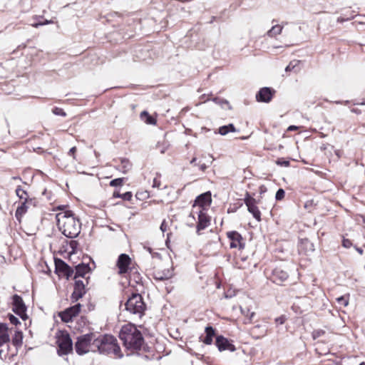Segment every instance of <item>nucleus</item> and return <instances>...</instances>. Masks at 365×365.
Here are the masks:
<instances>
[{
    "label": "nucleus",
    "instance_id": "14",
    "mask_svg": "<svg viewBox=\"0 0 365 365\" xmlns=\"http://www.w3.org/2000/svg\"><path fill=\"white\" fill-rule=\"evenodd\" d=\"M91 272V269L88 264L86 263H81L75 267L74 276L73 279H85L88 277L86 274H89Z\"/></svg>",
    "mask_w": 365,
    "mask_h": 365
},
{
    "label": "nucleus",
    "instance_id": "2",
    "mask_svg": "<svg viewBox=\"0 0 365 365\" xmlns=\"http://www.w3.org/2000/svg\"><path fill=\"white\" fill-rule=\"evenodd\" d=\"M125 309L141 318L146 309V304L140 294H133L125 304Z\"/></svg>",
    "mask_w": 365,
    "mask_h": 365
},
{
    "label": "nucleus",
    "instance_id": "49",
    "mask_svg": "<svg viewBox=\"0 0 365 365\" xmlns=\"http://www.w3.org/2000/svg\"><path fill=\"white\" fill-rule=\"evenodd\" d=\"M218 133L222 135H225L229 133L228 128H227L226 125L221 126L219 128Z\"/></svg>",
    "mask_w": 365,
    "mask_h": 365
},
{
    "label": "nucleus",
    "instance_id": "53",
    "mask_svg": "<svg viewBox=\"0 0 365 365\" xmlns=\"http://www.w3.org/2000/svg\"><path fill=\"white\" fill-rule=\"evenodd\" d=\"M51 23H52V21L46 20L43 22H38V23L33 24L32 26H34L35 28H38L40 26L46 25V24H51Z\"/></svg>",
    "mask_w": 365,
    "mask_h": 365
},
{
    "label": "nucleus",
    "instance_id": "12",
    "mask_svg": "<svg viewBox=\"0 0 365 365\" xmlns=\"http://www.w3.org/2000/svg\"><path fill=\"white\" fill-rule=\"evenodd\" d=\"M227 237L230 240V246L231 248L244 249L245 243L242 242V235L237 231H230L227 233Z\"/></svg>",
    "mask_w": 365,
    "mask_h": 365
},
{
    "label": "nucleus",
    "instance_id": "54",
    "mask_svg": "<svg viewBox=\"0 0 365 365\" xmlns=\"http://www.w3.org/2000/svg\"><path fill=\"white\" fill-rule=\"evenodd\" d=\"M76 150H77L76 147H75V146H74V147H72V148L69 150V151H68V155L69 156H71V157L73 158V159H74V160H75V159H76L75 153H76Z\"/></svg>",
    "mask_w": 365,
    "mask_h": 365
},
{
    "label": "nucleus",
    "instance_id": "56",
    "mask_svg": "<svg viewBox=\"0 0 365 365\" xmlns=\"http://www.w3.org/2000/svg\"><path fill=\"white\" fill-rule=\"evenodd\" d=\"M167 225L165 224V221H163L160 225V230L163 232H164L166 230Z\"/></svg>",
    "mask_w": 365,
    "mask_h": 365
},
{
    "label": "nucleus",
    "instance_id": "7",
    "mask_svg": "<svg viewBox=\"0 0 365 365\" xmlns=\"http://www.w3.org/2000/svg\"><path fill=\"white\" fill-rule=\"evenodd\" d=\"M245 204L247 207V210L252 216L258 221H261V212L257 206V200L252 197L249 192H246L245 199Z\"/></svg>",
    "mask_w": 365,
    "mask_h": 365
},
{
    "label": "nucleus",
    "instance_id": "39",
    "mask_svg": "<svg viewBox=\"0 0 365 365\" xmlns=\"http://www.w3.org/2000/svg\"><path fill=\"white\" fill-rule=\"evenodd\" d=\"M123 181H124V178H115V179L112 180L110 182L109 185L112 187L121 186L123 185Z\"/></svg>",
    "mask_w": 365,
    "mask_h": 365
},
{
    "label": "nucleus",
    "instance_id": "33",
    "mask_svg": "<svg viewBox=\"0 0 365 365\" xmlns=\"http://www.w3.org/2000/svg\"><path fill=\"white\" fill-rule=\"evenodd\" d=\"M132 168V164L128 159H122L120 165V170L122 173H126Z\"/></svg>",
    "mask_w": 365,
    "mask_h": 365
},
{
    "label": "nucleus",
    "instance_id": "22",
    "mask_svg": "<svg viewBox=\"0 0 365 365\" xmlns=\"http://www.w3.org/2000/svg\"><path fill=\"white\" fill-rule=\"evenodd\" d=\"M31 205L34 206L35 202L31 203L29 201L21 202V205L18 206L15 212V217L19 222H21V217L27 212L29 205Z\"/></svg>",
    "mask_w": 365,
    "mask_h": 365
},
{
    "label": "nucleus",
    "instance_id": "61",
    "mask_svg": "<svg viewBox=\"0 0 365 365\" xmlns=\"http://www.w3.org/2000/svg\"><path fill=\"white\" fill-rule=\"evenodd\" d=\"M356 251L360 254V255H362L363 253V250L360 247H356Z\"/></svg>",
    "mask_w": 365,
    "mask_h": 365
},
{
    "label": "nucleus",
    "instance_id": "5",
    "mask_svg": "<svg viewBox=\"0 0 365 365\" xmlns=\"http://www.w3.org/2000/svg\"><path fill=\"white\" fill-rule=\"evenodd\" d=\"M26 306L21 296L14 294L12 297V311L19 315L23 320L28 318Z\"/></svg>",
    "mask_w": 365,
    "mask_h": 365
},
{
    "label": "nucleus",
    "instance_id": "64",
    "mask_svg": "<svg viewBox=\"0 0 365 365\" xmlns=\"http://www.w3.org/2000/svg\"><path fill=\"white\" fill-rule=\"evenodd\" d=\"M158 349H161L163 347V344L159 343V344H158Z\"/></svg>",
    "mask_w": 365,
    "mask_h": 365
},
{
    "label": "nucleus",
    "instance_id": "29",
    "mask_svg": "<svg viewBox=\"0 0 365 365\" xmlns=\"http://www.w3.org/2000/svg\"><path fill=\"white\" fill-rule=\"evenodd\" d=\"M56 336L57 338L56 342H72V339L67 331H58Z\"/></svg>",
    "mask_w": 365,
    "mask_h": 365
},
{
    "label": "nucleus",
    "instance_id": "26",
    "mask_svg": "<svg viewBox=\"0 0 365 365\" xmlns=\"http://www.w3.org/2000/svg\"><path fill=\"white\" fill-rule=\"evenodd\" d=\"M0 342H10L9 328L5 323H0Z\"/></svg>",
    "mask_w": 365,
    "mask_h": 365
},
{
    "label": "nucleus",
    "instance_id": "10",
    "mask_svg": "<svg viewBox=\"0 0 365 365\" xmlns=\"http://www.w3.org/2000/svg\"><path fill=\"white\" fill-rule=\"evenodd\" d=\"M81 304L78 303L74 306L66 309L64 311L59 312L58 316L64 322H71L73 318L76 317L81 311Z\"/></svg>",
    "mask_w": 365,
    "mask_h": 365
},
{
    "label": "nucleus",
    "instance_id": "38",
    "mask_svg": "<svg viewBox=\"0 0 365 365\" xmlns=\"http://www.w3.org/2000/svg\"><path fill=\"white\" fill-rule=\"evenodd\" d=\"M23 333L21 331H16L11 342H22Z\"/></svg>",
    "mask_w": 365,
    "mask_h": 365
},
{
    "label": "nucleus",
    "instance_id": "27",
    "mask_svg": "<svg viewBox=\"0 0 365 365\" xmlns=\"http://www.w3.org/2000/svg\"><path fill=\"white\" fill-rule=\"evenodd\" d=\"M57 353L59 356L67 355L73 351V344H58Z\"/></svg>",
    "mask_w": 365,
    "mask_h": 365
},
{
    "label": "nucleus",
    "instance_id": "31",
    "mask_svg": "<svg viewBox=\"0 0 365 365\" xmlns=\"http://www.w3.org/2000/svg\"><path fill=\"white\" fill-rule=\"evenodd\" d=\"M141 119L144 120L147 124L149 125H155L156 123V120L154 118L149 115V113L144 110L140 114Z\"/></svg>",
    "mask_w": 365,
    "mask_h": 365
},
{
    "label": "nucleus",
    "instance_id": "58",
    "mask_svg": "<svg viewBox=\"0 0 365 365\" xmlns=\"http://www.w3.org/2000/svg\"><path fill=\"white\" fill-rule=\"evenodd\" d=\"M207 168V166L205 163H202V164L200 165V169L202 171H205Z\"/></svg>",
    "mask_w": 365,
    "mask_h": 365
},
{
    "label": "nucleus",
    "instance_id": "51",
    "mask_svg": "<svg viewBox=\"0 0 365 365\" xmlns=\"http://www.w3.org/2000/svg\"><path fill=\"white\" fill-rule=\"evenodd\" d=\"M354 18V16H348V17H344V16H340L337 19V22L339 23H343L344 21H349L351 19H353Z\"/></svg>",
    "mask_w": 365,
    "mask_h": 365
},
{
    "label": "nucleus",
    "instance_id": "9",
    "mask_svg": "<svg viewBox=\"0 0 365 365\" xmlns=\"http://www.w3.org/2000/svg\"><path fill=\"white\" fill-rule=\"evenodd\" d=\"M95 336L96 335L93 333L86 334L78 338L76 342H117L113 336L104 335L101 338H95Z\"/></svg>",
    "mask_w": 365,
    "mask_h": 365
},
{
    "label": "nucleus",
    "instance_id": "37",
    "mask_svg": "<svg viewBox=\"0 0 365 365\" xmlns=\"http://www.w3.org/2000/svg\"><path fill=\"white\" fill-rule=\"evenodd\" d=\"M240 309H241L242 314H244L245 316L247 317L250 322H251L253 319V318L255 315V313L254 312H250V309L247 307H245V308L240 307Z\"/></svg>",
    "mask_w": 365,
    "mask_h": 365
},
{
    "label": "nucleus",
    "instance_id": "42",
    "mask_svg": "<svg viewBox=\"0 0 365 365\" xmlns=\"http://www.w3.org/2000/svg\"><path fill=\"white\" fill-rule=\"evenodd\" d=\"M8 319H9V322H11V324H12L14 325H17V324H20L19 319L11 314H8Z\"/></svg>",
    "mask_w": 365,
    "mask_h": 365
},
{
    "label": "nucleus",
    "instance_id": "20",
    "mask_svg": "<svg viewBox=\"0 0 365 365\" xmlns=\"http://www.w3.org/2000/svg\"><path fill=\"white\" fill-rule=\"evenodd\" d=\"M153 278L156 281H165L170 279L173 276V269H165L163 271H155L153 272Z\"/></svg>",
    "mask_w": 365,
    "mask_h": 365
},
{
    "label": "nucleus",
    "instance_id": "18",
    "mask_svg": "<svg viewBox=\"0 0 365 365\" xmlns=\"http://www.w3.org/2000/svg\"><path fill=\"white\" fill-rule=\"evenodd\" d=\"M76 351L79 355H83L88 352H96V346L98 344H75Z\"/></svg>",
    "mask_w": 365,
    "mask_h": 365
},
{
    "label": "nucleus",
    "instance_id": "59",
    "mask_svg": "<svg viewBox=\"0 0 365 365\" xmlns=\"http://www.w3.org/2000/svg\"><path fill=\"white\" fill-rule=\"evenodd\" d=\"M351 111L352 113H356V114H360V113H361V110H359L358 108H352V109L351 110Z\"/></svg>",
    "mask_w": 365,
    "mask_h": 365
},
{
    "label": "nucleus",
    "instance_id": "35",
    "mask_svg": "<svg viewBox=\"0 0 365 365\" xmlns=\"http://www.w3.org/2000/svg\"><path fill=\"white\" fill-rule=\"evenodd\" d=\"M113 197H120L123 200L129 201L131 200L133 195L131 192H126L123 194H120L118 191L115 190L113 194Z\"/></svg>",
    "mask_w": 365,
    "mask_h": 365
},
{
    "label": "nucleus",
    "instance_id": "13",
    "mask_svg": "<svg viewBox=\"0 0 365 365\" xmlns=\"http://www.w3.org/2000/svg\"><path fill=\"white\" fill-rule=\"evenodd\" d=\"M275 91L269 87L262 88L256 94L258 102L269 103L272 99Z\"/></svg>",
    "mask_w": 365,
    "mask_h": 365
},
{
    "label": "nucleus",
    "instance_id": "45",
    "mask_svg": "<svg viewBox=\"0 0 365 365\" xmlns=\"http://www.w3.org/2000/svg\"><path fill=\"white\" fill-rule=\"evenodd\" d=\"M215 103H217V104H220L221 106H222L223 104H226L229 106V108H231L230 106V103L229 102L227 101V100H225V99H220L218 98H213L212 100Z\"/></svg>",
    "mask_w": 365,
    "mask_h": 365
},
{
    "label": "nucleus",
    "instance_id": "60",
    "mask_svg": "<svg viewBox=\"0 0 365 365\" xmlns=\"http://www.w3.org/2000/svg\"><path fill=\"white\" fill-rule=\"evenodd\" d=\"M319 349L318 347H317V348H316V351H317L319 353V354H320V355H325V354H327L329 352V351L319 352Z\"/></svg>",
    "mask_w": 365,
    "mask_h": 365
},
{
    "label": "nucleus",
    "instance_id": "6",
    "mask_svg": "<svg viewBox=\"0 0 365 365\" xmlns=\"http://www.w3.org/2000/svg\"><path fill=\"white\" fill-rule=\"evenodd\" d=\"M55 270L56 274L66 277L67 279L74 273V269L61 259H55Z\"/></svg>",
    "mask_w": 365,
    "mask_h": 365
},
{
    "label": "nucleus",
    "instance_id": "63",
    "mask_svg": "<svg viewBox=\"0 0 365 365\" xmlns=\"http://www.w3.org/2000/svg\"><path fill=\"white\" fill-rule=\"evenodd\" d=\"M196 160H197V159H196V158H193L191 160L190 163H191V164H193L194 163H195Z\"/></svg>",
    "mask_w": 365,
    "mask_h": 365
},
{
    "label": "nucleus",
    "instance_id": "57",
    "mask_svg": "<svg viewBox=\"0 0 365 365\" xmlns=\"http://www.w3.org/2000/svg\"><path fill=\"white\" fill-rule=\"evenodd\" d=\"M298 129V127L296 125H289L287 128V130L289 131H293Z\"/></svg>",
    "mask_w": 365,
    "mask_h": 365
},
{
    "label": "nucleus",
    "instance_id": "52",
    "mask_svg": "<svg viewBox=\"0 0 365 365\" xmlns=\"http://www.w3.org/2000/svg\"><path fill=\"white\" fill-rule=\"evenodd\" d=\"M342 245L346 248H349L352 245V242L350 240L344 238L342 240Z\"/></svg>",
    "mask_w": 365,
    "mask_h": 365
},
{
    "label": "nucleus",
    "instance_id": "17",
    "mask_svg": "<svg viewBox=\"0 0 365 365\" xmlns=\"http://www.w3.org/2000/svg\"><path fill=\"white\" fill-rule=\"evenodd\" d=\"M210 225V217L209 216L203 212L202 211H200L198 215V222L197 225V232L200 234L201 230H205Z\"/></svg>",
    "mask_w": 365,
    "mask_h": 365
},
{
    "label": "nucleus",
    "instance_id": "55",
    "mask_svg": "<svg viewBox=\"0 0 365 365\" xmlns=\"http://www.w3.org/2000/svg\"><path fill=\"white\" fill-rule=\"evenodd\" d=\"M226 126L228 128L229 133L236 131V129L232 123H230V124L227 125Z\"/></svg>",
    "mask_w": 365,
    "mask_h": 365
},
{
    "label": "nucleus",
    "instance_id": "36",
    "mask_svg": "<svg viewBox=\"0 0 365 365\" xmlns=\"http://www.w3.org/2000/svg\"><path fill=\"white\" fill-rule=\"evenodd\" d=\"M282 31V27L279 25L273 26L271 29L267 31V35L270 37H274L279 34Z\"/></svg>",
    "mask_w": 365,
    "mask_h": 365
},
{
    "label": "nucleus",
    "instance_id": "16",
    "mask_svg": "<svg viewBox=\"0 0 365 365\" xmlns=\"http://www.w3.org/2000/svg\"><path fill=\"white\" fill-rule=\"evenodd\" d=\"M267 326L265 324H257L250 329V335L254 339H259L266 335Z\"/></svg>",
    "mask_w": 365,
    "mask_h": 365
},
{
    "label": "nucleus",
    "instance_id": "24",
    "mask_svg": "<svg viewBox=\"0 0 365 365\" xmlns=\"http://www.w3.org/2000/svg\"><path fill=\"white\" fill-rule=\"evenodd\" d=\"M216 330L211 326H207L205 329V336L202 342H212V339L216 336ZM203 337L201 336L200 338Z\"/></svg>",
    "mask_w": 365,
    "mask_h": 365
},
{
    "label": "nucleus",
    "instance_id": "1",
    "mask_svg": "<svg viewBox=\"0 0 365 365\" xmlns=\"http://www.w3.org/2000/svg\"><path fill=\"white\" fill-rule=\"evenodd\" d=\"M57 226L61 233L68 238H76L81 230V223L71 210L56 214Z\"/></svg>",
    "mask_w": 365,
    "mask_h": 365
},
{
    "label": "nucleus",
    "instance_id": "21",
    "mask_svg": "<svg viewBox=\"0 0 365 365\" xmlns=\"http://www.w3.org/2000/svg\"><path fill=\"white\" fill-rule=\"evenodd\" d=\"M23 344H0V357H1V354L4 352V348H6L8 353L6 354H10L11 356H13L16 354L17 350L19 347H21Z\"/></svg>",
    "mask_w": 365,
    "mask_h": 365
},
{
    "label": "nucleus",
    "instance_id": "40",
    "mask_svg": "<svg viewBox=\"0 0 365 365\" xmlns=\"http://www.w3.org/2000/svg\"><path fill=\"white\" fill-rule=\"evenodd\" d=\"M276 164L282 166V167H289L290 165V162L287 160H285L284 158H278L276 160Z\"/></svg>",
    "mask_w": 365,
    "mask_h": 365
},
{
    "label": "nucleus",
    "instance_id": "28",
    "mask_svg": "<svg viewBox=\"0 0 365 365\" xmlns=\"http://www.w3.org/2000/svg\"><path fill=\"white\" fill-rule=\"evenodd\" d=\"M100 345H103V346H106L107 347L110 346V347L113 348L111 356H113L115 358L120 359L123 356L118 344H100Z\"/></svg>",
    "mask_w": 365,
    "mask_h": 365
},
{
    "label": "nucleus",
    "instance_id": "23",
    "mask_svg": "<svg viewBox=\"0 0 365 365\" xmlns=\"http://www.w3.org/2000/svg\"><path fill=\"white\" fill-rule=\"evenodd\" d=\"M212 199L210 192H207L200 195L199 196L197 197L195 201V204L198 205L200 207L210 205Z\"/></svg>",
    "mask_w": 365,
    "mask_h": 365
},
{
    "label": "nucleus",
    "instance_id": "47",
    "mask_svg": "<svg viewBox=\"0 0 365 365\" xmlns=\"http://www.w3.org/2000/svg\"><path fill=\"white\" fill-rule=\"evenodd\" d=\"M324 334H325V331L324 330H322V329L315 330L313 331V334H312L313 339H316L317 337H319Z\"/></svg>",
    "mask_w": 365,
    "mask_h": 365
},
{
    "label": "nucleus",
    "instance_id": "41",
    "mask_svg": "<svg viewBox=\"0 0 365 365\" xmlns=\"http://www.w3.org/2000/svg\"><path fill=\"white\" fill-rule=\"evenodd\" d=\"M285 195V192L282 188L278 189L275 195L276 200H282Z\"/></svg>",
    "mask_w": 365,
    "mask_h": 365
},
{
    "label": "nucleus",
    "instance_id": "4",
    "mask_svg": "<svg viewBox=\"0 0 365 365\" xmlns=\"http://www.w3.org/2000/svg\"><path fill=\"white\" fill-rule=\"evenodd\" d=\"M75 280L74 290L71 294V299L73 302H76L79 299L82 298L86 293V286L88 285L90 277H87L85 279H77Z\"/></svg>",
    "mask_w": 365,
    "mask_h": 365
},
{
    "label": "nucleus",
    "instance_id": "11",
    "mask_svg": "<svg viewBox=\"0 0 365 365\" xmlns=\"http://www.w3.org/2000/svg\"><path fill=\"white\" fill-rule=\"evenodd\" d=\"M289 278L287 271L282 267H276L272 270L271 280L277 284H282Z\"/></svg>",
    "mask_w": 365,
    "mask_h": 365
},
{
    "label": "nucleus",
    "instance_id": "43",
    "mask_svg": "<svg viewBox=\"0 0 365 365\" xmlns=\"http://www.w3.org/2000/svg\"><path fill=\"white\" fill-rule=\"evenodd\" d=\"M287 319V317L286 315H281L280 317H278L275 319V323L277 325H282L286 322Z\"/></svg>",
    "mask_w": 365,
    "mask_h": 365
},
{
    "label": "nucleus",
    "instance_id": "8",
    "mask_svg": "<svg viewBox=\"0 0 365 365\" xmlns=\"http://www.w3.org/2000/svg\"><path fill=\"white\" fill-rule=\"evenodd\" d=\"M131 259L127 254H120L116 262V267L118 269L119 274H124L128 273L131 269L130 268Z\"/></svg>",
    "mask_w": 365,
    "mask_h": 365
},
{
    "label": "nucleus",
    "instance_id": "32",
    "mask_svg": "<svg viewBox=\"0 0 365 365\" xmlns=\"http://www.w3.org/2000/svg\"><path fill=\"white\" fill-rule=\"evenodd\" d=\"M96 351H98L101 354L112 355L113 348L98 344L96 346Z\"/></svg>",
    "mask_w": 365,
    "mask_h": 365
},
{
    "label": "nucleus",
    "instance_id": "46",
    "mask_svg": "<svg viewBox=\"0 0 365 365\" xmlns=\"http://www.w3.org/2000/svg\"><path fill=\"white\" fill-rule=\"evenodd\" d=\"M53 113L56 115H61V116H66V115L62 108H57V107H56L53 109Z\"/></svg>",
    "mask_w": 365,
    "mask_h": 365
},
{
    "label": "nucleus",
    "instance_id": "48",
    "mask_svg": "<svg viewBox=\"0 0 365 365\" xmlns=\"http://www.w3.org/2000/svg\"><path fill=\"white\" fill-rule=\"evenodd\" d=\"M215 342H230L227 339L222 335L216 334Z\"/></svg>",
    "mask_w": 365,
    "mask_h": 365
},
{
    "label": "nucleus",
    "instance_id": "50",
    "mask_svg": "<svg viewBox=\"0 0 365 365\" xmlns=\"http://www.w3.org/2000/svg\"><path fill=\"white\" fill-rule=\"evenodd\" d=\"M160 185H161V182L160 180V178L159 177H155L154 179H153V187H157V188H160Z\"/></svg>",
    "mask_w": 365,
    "mask_h": 365
},
{
    "label": "nucleus",
    "instance_id": "19",
    "mask_svg": "<svg viewBox=\"0 0 365 365\" xmlns=\"http://www.w3.org/2000/svg\"><path fill=\"white\" fill-rule=\"evenodd\" d=\"M298 247L299 252H303L304 255H309L314 251V244L307 238L302 239Z\"/></svg>",
    "mask_w": 365,
    "mask_h": 365
},
{
    "label": "nucleus",
    "instance_id": "25",
    "mask_svg": "<svg viewBox=\"0 0 365 365\" xmlns=\"http://www.w3.org/2000/svg\"><path fill=\"white\" fill-rule=\"evenodd\" d=\"M16 194L21 202L29 201V202H35V199L30 198L26 190H24L20 185L16 189Z\"/></svg>",
    "mask_w": 365,
    "mask_h": 365
},
{
    "label": "nucleus",
    "instance_id": "44",
    "mask_svg": "<svg viewBox=\"0 0 365 365\" xmlns=\"http://www.w3.org/2000/svg\"><path fill=\"white\" fill-rule=\"evenodd\" d=\"M336 300H337V302H338L339 304L342 305V306H344V307L347 306V305H348V304H349V301H348V299H347L345 297H344V296H341V297H338V298L336 299Z\"/></svg>",
    "mask_w": 365,
    "mask_h": 365
},
{
    "label": "nucleus",
    "instance_id": "62",
    "mask_svg": "<svg viewBox=\"0 0 365 365\" xmlns=\"http://www.w3.org/2000/svg\"><path fill=\"white\" fill-rule=\"evenodd\" d=\"M77 244V242L76 241H71V246L73 247V246H75V245Z\"/></svg>",
    "mask_w": 365,
    "mask_h": 365
},
{
    "label": "nucleus",
    "instance_id": "30",
    "mask_svg": "<svg viewBox=\"0 0 365 365\" xmlns=\"http://www.w3.org/2000/svg\"><path fill=\"white\" fill-rule=\"evenodd\" d=\"M300 63V61L299 60H293L289 62V65L285 68V71H294L295 73H297L299 71L300 68H299V65Z\"/></svg>",
    "mask_w": 365,
    "mask_h": 365
},
{
    "label": "nucleus",
    "instance_id": "34",
    "mask_svg": "<svg viewBox=\"0 0 365 365\" xmlns=\"http://www.w3.org/2000/svg\"><path fill=\"white\" fill-rule=\"evenodd\" d=\"M220 351L228 350L230 351H235V347L233 344H215Z\"/></svg>",
    "mask_w": 365,
    "mask_h": 365
},
{
    "label": "nucleus",
    "instance_id": "3",
    "mask_svg": "<svg viewBox=\"0 0 365 365\" xmlns=\"http://www.w3.org/2000/svg\"><path fill=\"white\" fill-rule=\"evenodd\" d=\"M119 338L123 342H142L143 340L141 332L132 324L123 326Z\"/></svg>",
    "mask_w": 365,
    "mask_h": 365
},
{
    "label": "nucleus",
    "instance_id": "15",
    "mask_svg": "<svg viewBox=\"0 0 365 365\" xmlns=\"http://www.w3.org/2000/svg\"><path fill=\"white\" fill-rule=\"evenodd\" d=\"M125 347V352L127 356L136 354L140 355V351L143 349L146 350L148 348L147 344H123Z\"/></svg>",
    "mask_w": 365,
    "mask_h": 365
}]
</instances>
